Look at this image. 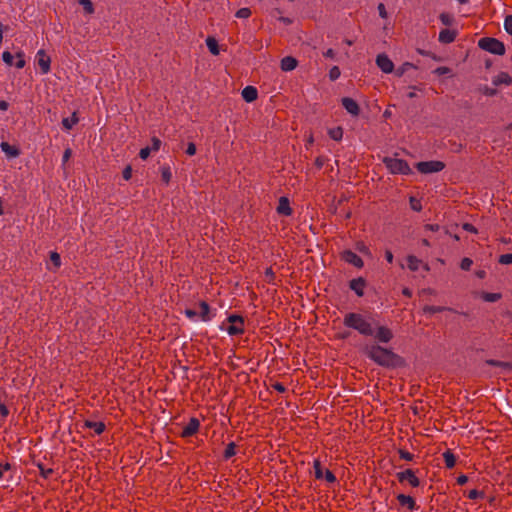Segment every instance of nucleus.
I'll use <instances>...</instances> for the list:
<instances>
[{
    "mask_svg": "<svg viewBox=\"0 0 512 512\" xmlns=\"http://www.w3.org/2000/svg\"><path fill=\"white\" fill-rule=\"evenodd\" d=\"M365 350L368 357L381 366L396 367L402 364V359L398 355L381 346L371 345Z\"/></svg>",
    "mask_w": 512,
    "mask_h": 512,
    "instance_id": "f257e3e1",
    "label": "nucleus"
},
{
    "mask_svg": "<svg viewBox=\"0 0 512 512\" xmlns=\"http://www.w3.org/2000/svg\"><path fill=\"white\" fill-rule=\"evenodd\" d=\"M344 325L357 330L360 334L365 336H372L374 334L373 319L360 313L346 314L344 317Z\"/></svg>",
    "mask_w": 512,
    "mask_h": 512,
    "instance_id": "f03ea898",
    "label": "nucleus"
},
{
    "mask_svg": "<svg viewBox=\"0 0 512 512\" xmlns=\"http://www.w3.org/2000/svg\"><path fill=\"white\" fill-rule=\"evenodd\" d=\"M185 315L192 321L208 322L213 318V314L206 302H201L197 309H186Z\"/></svg>",
    "mask_w": 512,
    "mask_h": 512,
    "instance_id": "7ed1b4c3",
    "label": "nucleus"
},
{
    "mask_svg": "<svg viewBox=\"0 0 512 512\" xmlns=\"http://www.w3.org/2000/svg\"><path fill=\"white\" fill-rule=\"evenodd\" d=\"M383 162H384L386 168L392 174L408 175V174L412 173L411 168L409 167L408 163L402 159L393 158V157H385L383 159Z\"/></svg>",
    "mask_w": 512,
    "mask_h": 512,
    "instance_id": "20e7f679",
    "label": "nucleus"
},
{
    "mask_svg": "<svg viewBox=\"0 0 512 512\" xmlns=\"http://www.w3.org/2000/svg\"><path fill=\"white\" fill-rule=\"evenodd\" d=\"M229 335H239L244 331L243 319L236 315H231L227 319V323H223L222 327Z\"/></svg>",
    "mask_w": 512,
    "mask_h": 512,
    "instance_id": "39448f33",
    "label": "nucleus"
},
{
    "mask_svg": "<svg viewBox=\"0 0 512 512\" xmlns=\"http://www.w3.org/2000/svg\"><path fill=\"white\" fill-rule=\"evenodd\" d=\"M479 46L493 54L502 55L505 52L503 43L494 38H483L479 41Z\"/></svg>",
    "mask_w": 512,
    "mask_h": 512,
    "instance_id": "423d86ee",
    "label": "nucleus"
},
{
    "mask_svg": "<svg viewBox=\"0 0 512 512\" xmlns=\"http://www.w3.org/2000/svg\"><path fill=\"white\" fill-rule=\"evenodd\" d=\"M445 165L441 161L432 160V161H423L418 162L416 164V168L419 172L422 174H431V173H437L444 169Z\"/></svg>",
    "mask_w": 512,
    "mask_h": 512,
    "instance_id": "0eeeda50",
    "label": "nucleus"
},
{
    "mask_svg": "<svg viewBox=\"0 0 512 512\" xmlns=\"http://www.w3.org/2000/svg\"><path fill=\"white\" fill-rule=\"evenodd\" d=\"M16 57H17V61L14 63L13 62L14 56L10 52L4 51L2 54V59L7 65H9V66L15 65L18 69L23 68L25 66L24 53L18 52L16 54Z\"/></svg>",
    "mask_w": 512,
    "mask_h": 512,
    "instance_id": "6e6552de",
    "label": "nucleus"
},
{
    "mask_svg": "<svg viewBox=\"0 0 512 512\" xmlns=\"http://www.w3.org/2000/svg\"><path fill=\"white\" fill-rule=\"evenodd\" d=\"M372 336H374L379 342L388 343L392 339L393 334L392 331L385 326L374 325V334Z\"/></svg>",
    "mask_w": 512,
    "mask_h": 512,
    "instance_id": "1a4fd4ad",
    "label": "nucleus"
},
{
    "mask_svg": "<svg viewBox=\"0 0 512 512\" xmlns=\"http://www.w3.org/2000/svg\"><path fill=\"white\" fill-rule=\"evenodd\" d=\"M37 63L43 74H47L50 71V57L45 53L44 50H39L36 54Z\"/></svg>",
    "mask_w": 512,
    "mask_h": 512,
    "instance_id": "9d476101",
    "label": "nucleus"
},
{
    "mask_svg": "<svg viewBox=\"0 0 512 512\" xmlns=\"http://www.w3.org/2000/svg\"><path fill=\"white\" fill-rule=\"evenodd\" d=\"M376 64L384 73H391L394 69L393 62L385 54H380L377 56Z\"/></svg>",
    "mask_w": 512,
    "mask_h": 512,
    "instance_id": "9b49d317",
    "label": "nucleus"
},
{
    "mask_svg": "<svg viewBox=\"0 0 512 512\" xmlns=\"http://www.w3.org/2000/svg\"><path fill=\"white\" fill-rule=\"evenodd\" d=\"M397 476L400 482H408L413 487H417L419 485V479L410 469L399 472Z\"/></svg>",
    "mask_w": 512,
    "mask_h": 512,
    "instance_id": "f8f14e48",
    "label": "nucleus"
},
{
    "mask_svg": "<svg viewBox=\"0 0 512 512\" xmlns=\"http://www.w3.org/2000/svg\"><path fill=\"white\" fill-rule=\"evenodd\" d=\"M342 105L345 108V110L351 114L352 116H358L360 112L359 105L355 100L349 97L342 98Z\"/></svg>",
    "mask_w": 512,
    "mask_h": 512,
    "instance_id": "ddd939ff",
    "label": "nucleus"
},
{
    "mask_svg": "<svg viewBox=\"0 0 512 512\" xmlns=\"http://www.w3.org/2000/svg\"><path fill=\"white\" fill-rule=\"evenodd\" d=\"M342 258L344 261H346L347 263H349L357 268L363 267L364 263H363L362 259L356 253H354L350 250L344 251L342 254Z\"/></svg>",
    "mask_w": 512,
    "mask_h": 512,
    "instance_id": "4468645a",
    "label": "nucleus"
},
{
    "mask_svg": "<svg viewBox=\"0 0 512 512\" xmlns=\"http://www.w3.org/2000/svg\"><path fill=\"white\" fill-rule=\"evenodd\" d=\"M199 421L196 418H191L189 423L183 428L182 436L189 437L197 432L199 429Z\"/></svg>",
    "mask_w": 512,
    "mask_h": 512,
    "instance_id": "2eb2a0df",
    "label": "nucleus"
},
{
    "mask_svg": "<svg viewBox=\"0 0 512 512\" xmlns=\"http://www.w3.org/2000/svg\"><path fill=\"white\" fill-rule=\"evenodd\" d=\"M407 266L411 271H417L421 266L428 271L429 267L427 264H423L420 259L417 257L410 255L407 257Z\"/></svg>",
    "mask_w": 512,
    "mask_h": 512,
    "instance_id": "dca6fc26",
    "label": "nucleus"
},
{
    "mask_svg": "<svg viewBox=\"0 0 512 512\" xmlns=\"http://www.w3.org/2000/svg\"><path fill=\"white\" fill-rule=\"evenodd\" d=\"M366 282L363 278L359 277L350 281V288L358 295L363 296Z\"/></svg>",
    "mask_w": 512,
    "mask_h": 512,
    "instance_id": "f3484780",
    "label": "nucleus"
},
{
    "mask_svg": "<svg viewBox=\"0 0 512 512\" xmlns=\"http://www.w3.org/2000/svg\"><path fill=\"white\" fill-rule=\"evenodd\" d=\"M277 212L279 214L289 216L292 213L290 208L289 200L286 197H281L277 206Z\"/></svg>",
    "mask_w": 512,
    "mask_h": 512,
    "instance_id": "a211bd4d",
    "label": "nucleus"
},
{
    "mask_svg": "<svg viewBox=\"0 0 512 512\" xmlns=\"http://www.w3.org/2000/svg\"><path fill=\"white\" fill-rule=\"evenodd\" d=\"M257 95V89L252 86H247L242 90V97L246 102H253Z\"/></svg>",
    "mask_w": 512,
    "mask_h": 512,
    "instance_id": "6ab92c4d",
    "label": "nucleus"
},
{
    "mask_svg": "<svg viewBox=\"0 0 512 512\" xmlns=\"http://www.w3.org/2000/svg\"><path fill=\"white\" fill-rule=\"evenodd\" d=\"M297 66V60L291 56H286L281 60V69L283 71H292Z\"/></svg>",
    "mask_w": 512,
    "mask_h": 512,
    "instance_id": "aec40b11",
    "label": "nucleus"
},
{
    "mask_svg": "<svg viewBox=\"0 0 512 512\" xmlns=\"http://www.w3.org/2000/svg\"><path fill=\"white\" fill-rule=\"evenodd\" d=\"M456 37V32L450 29H444L439 33V41L442 43H451Z\"/></svg>",
    "mask_w": 512,
    "mask_h": 512,
    "instance_id": "412c9836",
    "label": "nucleus"
},
{
    "mask_svg": "<svg viewBox=\"0 0 512 512\" xmlns=\"http://www.w3.org/2000/svg\"><path fill=\"white\" fill-rule=\"evenodd\" d=\"M493 84L498 86V85H509L511 84L512 82V78L510 77V75L506 72H501L499 74H497L493 80H492Z\"/></svg>",
    "mask_w": 512,
    "mask_h": 512,
    "instance_id": "4be33fe9",
    "label": "nucleus"
},
{
    "mask_svg": "<svg viewBox=\"0 0 512 512\" xmlns=\"http://www.w3.org/2000/svg\"><path fill=\"white\" fill-rule=\"evenodd\" d=\"M397 499L402 506H406L409 510H414L416 508V503L411 496L399 494Z\"/></svg>",
    "mask_w": 512,
    "mask_h": 512,
    "instance_id": "5701e85b",
    "label": "nucleus"
},
{
    "mask_svg": "<svg viewBox=\"0 0 512 512\" xmlns=\"http://www.w3.org/2000/svg\"><path fill=\"white\" fill-rule=\"evenodd\" d=\"M1 150L10 158H15L19 155V150L15 146H11L7 142L0 144Z\"/></svg>",
    "mask_w": 512,
    "mask_h": 512,
    "instance_id": "b1692460",
    "label": "nucleus"
},
{
    "mask_svg": "<svg viewBox=\"0 0 512 512\" xmlns=\"http://www.w3.org/2000/svg\"><path fill=\"white\" fill-rule=\"evenodd\" d=\"M84 426L89 429H92L97 435H100L105 429V425L103 422L85 421Z\"/></svg>",
    "mask_w": 512,
    "mask_h": 512,
    "instance_id": "393cba45",
    "label": "nucleus"
},
{
    "mask_svg": "<svg viewBox=\"0 0 512 512\" xmlns=\"http://www.w3.org/2000/svg\"><path fill=\"white\" fill-rule=\"evenodd\" d=\"M79 121L76 112L72 114L70 117H66L62 120V125L66 130H70L76 125Z\"/></svg>",
    "mask_w": 512,
    "mask_h": 512,
    "instance_id": "a878e982",
    "label": "nucleus"
},
{
    "mask_svg": "<svg viewBox=\"0 0 512 512\" xmlns=\"http://www.w3.org/2000/svg\"><path fill=\"white\" fill-rule=\"evenodd\" d=\"M206 45H207L209 51L213 55H218L219 54V48H218V43H217L216 39L208 37L206 39Z\"/></svg>",
    "mask_w": 512,
    "mask_h": 512,
    "instance_id": "bb28decb",
    "label": "nucleus"
},
{
    "mask_svg": "<svg viewBox=\"0 0 512 512\" xmlns=\"http://www.w3.org/2000/svg\"><path fill=\"white\" fill-rule=\"evenodd\" d=\"M328 134L333 140L340 141L343 137V129L341 127H334L328 130Z\"/></svg>",
    "mask_w": 512,
    "mask_h": 512,
    "instance_id": "cd10ccee",
    "label": "nucleus"
},
{
    "mask_svg": "<svg viewBox=\"0 0 512 512\" xmlns=\"http://www.w3.org/2000/svg\"><path fill=\"white\" fill-rule=\"evenodd\" d=\"M481 298L486 302H496L499 299H501V294L500 293L482 292Z\"/></svg>",
    "mask_w": 512,
    "mask_h": 512,
    "instance_id": "c85d7f7f",
    "label": "nucleus"
},
{
    "mask_svg": "<svg viewBox=\"0 0 512 512\" xmlns=\"http://www.w3.org/2000/svg\"><path fill=\"white\" fill-rule=\"evenodd\" d=\"M443 457H444V460H445V464L448 468H452L455 463H456V459H455V456L450 453V452H445L443 454Z\"/></svg>",
    "mask_w": 512,
    "mask_h": 512,
    "instance_id": "c756f323",
    "label": "nucleus"
},
{
    "mask_svg": "<svg viewBox=\"0 0 512 512\" xmlns=\"http://www.w3.org/2000/svg\"><path fill=\"white\" fill-rule=\"evenodd\" d=\"M161 177L165 183H168L171 180L172 173L169 166L161 167Z\"/></svg>",
    "mask_w": 512,
    "mask_h": 512,
    "instance_id": "7c9ffc66",
    "label": "nucleus"
},
{
    "mask_svg": "<svg viewBox=\"0 0 512 512\" xmlns=\"http://www.w3.org/2000/svg\"><path fill=\"white\" fill-rule=\"evenodd\" d=\"M440 21L443 25L451 26L454 23V17L449 13H442L440 15Z\"/></svg>",
    "mask_w": 512,
    "mask_h": 512,
    "instance_id": "2f4dec72",
    "label": "nucleus"
},
{
    "mask_svg": "<svg viewBox=\"0 0 512 512\" xmlns=\"http://www.w3.org/2000/svg\"><path fill=\"white\" fill-rule=\"evenodd\" d=\"M444 310H445V308L444 307H440V306H425L423 308V312L425 314L439 313V312H442Z\"/></svg>",
    "mask_w": 512,
    "mask_h": 512,
    "instance_id": "473e14b6",
    "label": "nucleus"
},
{
    "mask_svg": "<svg viewBox=\"0 0 512 512\" xmlns=\"http://www.w3.org/2000/svg\"><path fill=\"white\" fill-rule=\"evenodd\" d=\"M313 468H314L315 477L317 479L323 478V473L324 472L322 471V468H321L319 460H314Z\"/></svg>",
    "mask_w": 512,
    "mask_h": 512,
    "instance_id": "72a5a7b5",
    "label": "nucleus"
},
{
    "mask_svg": "<svg viewBox=\"0 0 512 512\" xmlns=\"http://www.w3.org/2000/svg\"><path fill=\"white\" fill-rule=\"evenodd\" d=\"M235 444L232 442V443H229L228 446L226 447L225 449V452H224V457L226 459L232 457L235 455Z\"/></svg>",
    "mask_w": 512,
    "mask_h": 512,
    "instance_id": "f704fd0d",
    "label": "nucleus"
},
{
    "mask_svg": "<svg viewBox=\"0 0 512 512\" xmlns=\"http://www.w3.org/2000/svg\"><path fill=\"white\" fill-rule=\"evenodd\" d=\"M50 261L53 264L54 268H58L61 264L60 255L56 252H52L50 254Z\"/></svg>",
    "mask_w": 512,
    "mask_h": 512,
    "instance_id": "c9c22d12",
    "label": "nucleus"
},
{
    "mask_svg": "<svg viewBox=\"0 0 512 512\" xmlns=\"http://www.w3.org/2000/svg\"><path fill=\"white\" fill-rule=\"evenodd\" d=\"M251 15V10L249 8H241L236 12V17L245 19Z\"/></svg>",
    "mask_w": 512,
    "mask_h": 512,
    "instance_id": "e433bc0d",
    "label": "nucleus"
},
{
    "mask_svg": "<svg viewBox=\"0 0 512 512\" xmlns=\"http://www.w3.org/2000/svg\"><path fill=\"white\" fill-rule=\"evenodd\" d=\"M79 3L83 6L84 10L91 14L93 13L94 9H93V5H92V2L90 0H79Z\"/></svg>",
    "mask_w": 512,
    "mask_h": 512,
    "instance_id": "4c0bfd02",
    "label": "nucleus"
},
{
    "mask_svg": "<svg viewBox=\"0 0 512 512\" xmlns=\"http://www.w3.org/2000/svg\"><path fill=\"white\" fill-rule=\"evenodd\" d=\"M410 207L412 210L414 211H420L422 209V205H421V202L420 200L414 198V197H411L410 198Z\"/></svg>",
    "mask_w": 512,
    "mask_h": 512,
    "instance_id": "58836bf2",
    "label": "nucleus"
},
{
    "mask_svg": "<svg viewBox=\"0 0 512 512\" xmlns=\"http://www.w3.org/2000/svg\"><path fill=\"white\" fill-rule=\"evenodd\" d=\"M499 262L504 265L512 264V254L507 253L499 257Z\"/></svg>",
    "mask_w": 512,
    "mask_h": 512,
    "instance_id": "ea45409f",
    "label": "nucleus"
},
{
    "mask_svg": "<svg viewBox=\"0 0 512 512\" xmlns=\"http://www.w3.org/2000/svg\"><path fill=\"white\" fill-rule=\"evenodd\" d=\"M504 28L507 31V33L512 35V15H509L505 18Z\"/></svg>",
    "mask_w": 512,
    "mask_h": 512,
    "instance_id": "a19ab883",
    "label": "nucleus"
},
{
    "mask_svg": "<svg viewBox=\"0 0 512 512\" xmlns=\"http://www.w3.org/2000/svg\"><path fill=\"white\" fill-rule=\"evenodd\" d=\"M340 76V69L337 66H334L329 71V77L331 80H336Z\"/></svg>",
    "mask_w": 512,
    "mask_h": 512,
    "instance_id": "79ce46f5",
    "label": "nucleus"
},
{
    "mask_svg": "<svg viewBox=\"0 0 512 512\" xmlns=\"http://www.w3.org/2000/svg\"><path fill=\"white\" fill-rule=\"evenodd\" d=\"M473 264V261L470 258H463L460 267L463 270H469Z\"/></svg>",
    "mask_w": 512,
    "mask_h": 512,
    "instance_id": "37998d69",
    "label": "nucleus"
},
{
    "mask_svg": "<svg viewBox=\"0 0 512 512\" xmlns=\"http://www.w3.org/2000/svg\"><path fill=\"white\" fill-rule=\"evenodd\" d=\"M11 469V465L9 463H1L0 462V480L3 479L5 472Z\"/></svg>",
    "mask_w": 512,
    "mask_h": 512,
    "instance_id": "c03bdc74",
    "label": "nucleus"
},
{
    "mask_svg": "<svg viewBox=\"0 0 512 512\" xmlns=\"http://www.w3.org/2000/svg\"><path fill=\"white\" fill-rule=\"evenodd\" d=\"M323 477L326 479L327 482L329 483H333L336 481V477L334 476V474L330 471V470H326L324 473H323Z\"/></svg>",
    "mask_w": 512,
    "mask_h": 512,
    "instance_id": "a18cd8bd",
    "label": "nucleus"
},
{
    "mask_svg": "<svg viewBox=\"0 0 512 512\" xmlns=\"http://www.w3.org/2000/svg\"><path fill=\"white\" fill-rule=\"evenodd\" d=\"M488 364L490 365H495V366H499L503 369H510V364L509 363H505V362H498V361H494V360H489L487 361Z\"/></svg>",
    "mask_w": 512,
    "mask_h": 512,
    "instance_id": "49530a36",
    "label": "nucleus"
},
{
    "mask_svg": "<svg viewBox=\"0 0 512 512\" xmlns=\"http://www.w3.org/2000/svg\"><path fill=\"white\" fill-rule=\"evenodd\" d=\"M151 148L150 147H145V148H142L139 152V156L141 159L145 160L149 157L150 153H151Z\"/></svg>",
    "mask_w": 512,
    "mask_h": 512,
    "instance_id": "de8ad7c7",
    "label": "nucleus"
},
{
    "mask_svg": "<svg viewBox=\"0 0 512 512\" xmlns=\"http://www.w3.org/2000/svg\"><path fill=\"white\" fill-rule=\"evenodd\" d=\"M479 497H483V492H480V491H478L476 489H473V490L469 491V493H468V498L469 499H473L474 500V499H477Z\"/></svg>",
    "mask_w": 512,
    "mask_h": 512,
    "instance_id": "09e8293b",
    "label": "nucleus"
},
{
    "mask_svg": "<svg viewBox=\"0 0 512 512\" xmlns=\"http://www.w3.org/2000/svg\"><path fill=\"white\" fill-rule=\"evenodd\" d=\"M160 146H161L160 139H158L156 137L152 138V147H150L151 150L152 151H158L160 149Z\"/></svg>",
    "mask_w": 512,
    "mask_h": 512,
    "instance_id": "8fccbe9b",
    "label": "nucleus"
},
{
    "mask_svg": "<svg viewBox=\"0 0 512 512\" xmlns=\"http://www.w3.org/2000/svg\"><path fill=\"white\" fill-rule=\"evenodd\" d=\"M377 8H378V12H379L380 17L381 18H387L388 15H387V11H386V8H385L384 4L380 3Z\"/></svg>",
    "mask_w": 512,
    "mask_h": 512,
    "instance_id": "3c124183",
    "label": "nucleus"
},
{
    "mask_svg": "<svg viewBox=\"0 0 512 512\" xmlns=\"http://www.w3.org/2000/svg\"><path fill=\"white\" fill-rule=\"evenodd\" d=\"M196 153V146L194 143H189L186 149V154L193 156Z\"/></svg>",
    "mask_w": 512,
    "mask_h": 512,
    "instance_id": "603ef678",
    "label": "nucleus"
},
{
    "mask_svg": "<svg viewBox=\"0 0 512 512\" xmlns=\"http://www.w3.org/2000/svg\"><path fill=\"white\" fill-rule=\"evenodd\" d=\"M400 457L404 460L411 461L413 459V455L407 451L400 450Z\"/></svg>",
    "mask_w": 512,
    "mask_h": 512,
    "instance_id": "864d4df0",
    "label": "nucleus"
},
{
    "mask_svg": "<svg viewBox=\"0 0 512 512\" xmlns=\"http://www.w3.org/2000/svg\"><path fill=\"white\" fill-rule=\"evenodd\" d=\"M132 177V168L127 166L123 171V178L129 180Z\"/></svg>",
    "mask_w": 512,
    "mask_h": 512,
    "instance_id": "5fc2aeb1",
    "label": "nucleus"
},
{
    "mask_svg": "<svg viewBox=\"0 0 512 512\" xmlns=\"http://www.w3.org/2000/svg\"><path fill=\"white\" fill-rule=\"evenodd\" d=\"M71 155H72V150L70 148H67L63 153V157H62L63 164H65L70 159Z\"/></svg>",
    "mask_w": 512,
    "mask_h": 512,
    "instance_id": "6e6d98bb",
    "label": "nucleus"
},
{
    "mask_svg": "<svg viewBox=\"0 0 512 512\" xmlns=\"http://www.w3.org/2000/svg\"><path fill=\"white\" fill-rule=\"evenodd\" d=\"M272 387H273L276 391H278V392H280V393H283V392H285V390H286L285 386H284L283 384H281V383H274V384L272 385Z\"/></svg>",
    "mask_w": 512,
    "mask_h": 512,
    "instance_id": "4d7b16f0",
    "label": "nucleus"
},
{
    "mask_svg": "<svg viewBox=\"0 0 512 512\" xmlns=\"http://www.w3.org/2000/svg\"><path fill=\"white\" fill-rule=\"evenodd\" d=\"M357 249L364 254H369V249L363 243L358 244Z\"/></svg>",
    "mask_w": 512,
    "mask_h": 512,
    "instance_id": "13d9d810",
    "label": "nucleus"
},
{
    "mask_svg": "<svg viewBox=\"0 0 512 512\" xmlns=\"http://www.w3.org/2000/svg\"><path fill=\"white\" fill-rule=\"evenodd\" d=\"M425 229L429 230V231H433V232L434 231H438L439 230V225H437V224H427L425 226Z\"/></svg>",
    "mask_w": 512,
    "mask_h": 512,
    "instance_id": "bf43d9fd",
    "label": "nucleus"
},
{
    "mask_svg": "<svg viewBox=\"0 0 512 512\" xmlns=\"http://www.w3.org/2000/svg\"><path fill=\"white\" fill-rule=\"evenodd\" d=\"M463 229L468 231V232H476L475 227L472 224H469V223H465L463 225Z\"/></svg>",
    "mask_w": 512,
    "mask_h": 512,
    "instance_id": "052dcab7",
    "label": "nucleus"
},
{
    "mask_svg": "<svg viewBox=\"0 0 512 512\" xmlns=\"http://www.w3.org/2000/svg\"><path fill=\"white\" fill-rule=\"evenodd\" d=\"M39 468L42 476H44L45 478H47L52 473V469H44L41 466H39Z\"/></svg>",
    "mask_w": 512,
    "mask_h": 512,
    "instance_id": "680f3d73",
    "label": "nucleus"
},
{
    "mask_svg": "<svg viewBox=\"0 0 512 512\" xmlns=\"http://www.w3.org/2000/svg\"><path fill=\"white\" fill-rule=\"evenodd\" d=\"M468 481V477L466 475H460L457 479L458 484L463 485Z\"/></svg>",
    "mask_w": 512,
    "mask_h": 512,
    "instance_id": "e2e57ef3",
    "label": "nucleus"
},
{
    "mask_svg": "<svg viewBox=\"0 0 512 512\" xmlns=\"http://www.w3.org/2000/svg\"><path fill=\"white\" fill-rule=\"evenodd\" d=\"M324 56L327 57V58H334L335 56V51L333 49H328L325 53H324Z\"/></svg>",
    "mask_w": 512,
    "mask_h": 512,
    "instance_id": "0e129e2a",
    "label": "nucleus"
},
{
    "mask_svg": "<svg viewBox=\"0 0 512 512\" xmlns=\"http://www.w3.org/2000/svg\"><path fill=\"white\" fill-rule=\"evenodd\" d=\"M385 258H386V260H387L389 263H392V261H393V254H392V252H391V251H389V250H387V251L385 252Z\"/></svg>",
    "mask_w": 512,
    "mask_h": 512,
    "instance_id": "69168bd1",
    "label": "nucleus"
},
{
    "mask_svg": "<svg viewBox=\"0 0 512 512\" xmlns=\"http://www.w3.org/2000/svg\"><path fill=\"white\" fill-rule=\"evenodd\" d=\"M9 107V104L6 101H0V110L6 111Z\"/></svg>",
    "mask_w": 512,
    "mask_h": 512,
    "instance_id": "338daca9",
    "label": "nucleus"
},
{
    "mask_svg": "<svg viewBox=\"0 0 512 512\" xmlns=\"http://www.w3.org/2000/svg\"><path fill=\"white\" fill-rule=\"evenodd\" d=\"M279 20L282 21L285 24H290L291 23L290 19L286 18V17H279Z\"/></svg>",
    "mask_w": 512,
    "mask_h": 512,
    "instance_id": "774afa93",
    "label": "nucleus"
}]
</instances>
